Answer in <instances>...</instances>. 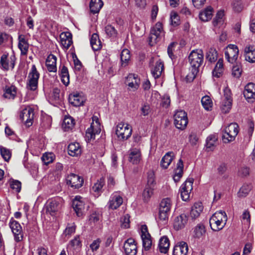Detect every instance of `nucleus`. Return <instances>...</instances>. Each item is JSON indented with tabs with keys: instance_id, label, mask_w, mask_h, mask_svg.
Wrapping results in <instances>:
<instances>
[{
	"instance_id": "1",
	"label": "nucleus",
	"mask_w": 255,
	"mask_h": 255,
	"mask_svg": "<svg viewBox=\"0 0 255 255\" xmlns=\"http://www.w3.org/2000/svg\"><path fill=\"white\" fill-rule=\"evenodd\" d=\"M189 61L191 65L190 72L186 76L188 81H192L199 72V68L203 62V52L201 49L192 50L190 53Z\"/></svg>"
},
{
	"instance_id": "2",
	"label": "nucleus",
	"mask_w": 255,
	"mask_h": 255,
	"mask_svg": "<svg viewBox=\"0 0 255 255\" xmlns=\"http://www.w3.org/2000/svg\"><path fill=\"white\" fill-rule=\"evenodd\" d=\"M172 205L171 200L169 198H164L160 202L158 213V221L159 224L162 225L167 224L170 213Z\"/></svg>"
},
{
	"instance_id": "3",
	"label": "nucleus",
	"mask_w": 255,
	"mask_h": 255,
	"mask_svg": "<svg viewBox=\"0 0 255 255\" xmlns=\"http://www.w3.org/2000/svg\"><path fill=\"white\" fill-rule=\"evenodd\" d=\"M40 74L35 65H32L28 73L26 82V88L28 90L34 91L38 87V82Z\"/></svg>"
},
{
	"instance_id": "4",
	"label": "nucleus",
	"mask_w": 255,
	"mask_h": 255,
	"mask_svg": "<svg viewBox=\"0 0 255 255\" xmlns=\"http://www.w3.org/2000/svg\"><path fill=\"white\" fill-rule=\"evenodd\" d=\"M132 128L128 123H119L116 127V134L120 140L124 141L130 137Z\"/></svg>"
},
{
	"instance_id": "5",
	"label": "nucleus",
	"mask_w": 255,
	"mask_h": 255,
	"mask_svg": "<svg viewBox=\"0 0 255 255\" xmlns=\"http://www.w3.org/2000/svg\"><path fill=\"white\" fill-rule=\"evenodd\" d=\"M239 132L238 125L236 123H231L224 129L222 140L224 143L233 141Z\"/></svg>"
},
{
	"instance_id": "6",
	"label": "nucleus",
	"mask_w": 255,
	"mask_h": 255,
	"mask_svg": "<svg viewBox=\"0 0 255 255\" xmlns=\"http://www.w3.org/2000/svg\"><path fill=\"white\" fill-rule=\"evenodd\" d=\"M93 123H91V126L86 131V140L90 141L92 139H94L95 135L99 134L101 131V126L98 119L97 117H93Z\"/></svg>"
},
{
	"instance_id": "7",
	"label": "nucleus",
	"mask_w": 255,
	"mask_h": 255,
	"mask_svg": "<svg viewBox=\"0 0 255 255\" xmlns=\"http://www.w3.org/2000/svg\"><path fill=\"white\" fill-rule=\"evenodd\" d=\"M63 203V199L59 197L49 200L46 204V211L51 215L54 216L61 210Z\"/></svg>"
},
{
	"instance_id": "8",
	"label": "nucleus",
	"mask_w": 255,
	"mask_h": 255,
	"mask_svg": "<svg viewBox=\"0 0 255 255\" xmlns=\"http://www.w3.org/2000/svg\"><path fill=\"white\" fill-rule=\"evenodd\" d=\"M232 102L231 91L229 88L226 87L224 89V96L220 106L222 113L226 114L230 112L232 108Z\"/></svg>"
},
{
	"instance_id": "9",
	"label": "nucleus",
	"mask_w": 255,
	"mask_h": 255,
	"mask_svg": "<svg viewBox=\"0 0 255 255\" xmlns=\"http://www.w3.org/2000/svg\"><path fill=\"white\" fill-rule=\"evenodd\" d=\"M34 117V110L29 106L24 108L19 114L20 119L28 127L32 125Z\"/></svg>"
},
{
	"instance_id": "10",
	"label": "nucleus",
	"mask_w": 255,
	"mask_h": 255,
	"mask_svg": "<svg viewBox=\"0 0 255 255\" xmlns=\"http://www.w3.org/2000/svg\"><path fill=\"white\" fill-rule=\"evenodd\" d=\"M174 125L180 129H184L188 124L186 113L182 110L177 111L174 116Z\"/></svg>"
},
{
	"instance_id": "11",
	"label": "nucleus",
	"mask_w": 255,
	"mask_h": 255,
	"mask_svg": "<svg viewBox=\"0 0 255 255\" xmlns=\"http://www.w3.org/2000/svg\"><path fill=\"white\" fill-rule=\"evenodd\" d=\"M123 195L120 192H114L110 196L107 206L109 209L116 210L123 203Z\"/></svg>"
},
{
	"instance_id": "12",
	"label": "nucleus",
	"mask_w": 255,
	"mask_h": 255,
	"mask_svg": "<svg viewBox=\"0 0 255 255\" xmlns=\"http://www.w3.org/2000/svg\"><path fill=\"white\" fill-rule=\"evenodd\" d=\"M9 226L13 234L15 241L16 242H21L23 238V233L20 224L17 221L11 219Z\"/></svg>"
},
{
	"instance_id": "13",
	"label": "nucleus",
	"mask_w": 255,
	"mask_h": 255,
	"mask_svg": "<svg viewBox=\"0 0 255 255\" xmlns=\"http://www.w3.org/2000/svg\"><path fill=\"white\" fill-rule=\"evenodd\" d=\"M194 179L192 178H188L185 182L183 183L180 189L181 197L183 201H187L190 197V194L193 189V183Z\"/></svg>"
},
{
	"instance_id": "14",
	"label": "nucleus",
	"mask_w": 255,
	"mask_h": 255,
	"mask_svg": "<svg viewBox=\"0 0 255 255\" xmlns=\"http://www.w3.org/2000/svg\"><path fill=\"white\" fill-rule=\"evenodd\" d=\"M239 54V49L238 46L234 44H229L226 48L225 52V58L230 63L235 62Z\"/></svg>"
},
{
	"instance_id": "15",
	"label": "nucleus",
	"mask_w": 255,
	"mask_h": 255,
	"mask_svg": "<svg viewBox=\"0 0 255 255\" xmlns=\"http://www.w3.org/2000/svg\"><path fill=\"white\" fill-rule=\"evenodd\" d=\"M83 179L79 175L71 173L66 177V182L68 185L74 189L80 188L83 184Z\"/></svg>"
},
{
	"instance_id": "16",
	"label": "nucleus",
	"mask_w": 255,
	"mask_h": 255,
	"mask_svg": "<svg viewBox=\"0 0 255 255\" xmlns=\"http://www.w3.org/2000/svg\"><path fill=\"white\" fill-rule=\"evenodd\" d=\"M125 83L129 90L135 91L139 88L140 79L137 75L131 73L127 77Z\"/></svg>"
},
{
	"instance_id": "17",
	"label": "nucleus",
	"mask_w": 255,
	"mask_h": 255,
	"mask_svg": "<svg viewBox=\"0 0 255 255\" xmlns=\"http://www.w3.org/2000/svg\"><path fill=\"white\" fill-rule=\"evenodd\" d=\"M163 34L162 24L161 22H157L150 31V40L151 42H156L157 39Z\"/></svg>"
},
{
	"instance_id": "18",
	"label": "nucleus",
	"mask_w": 255,
	"mask_h": 255,
	"mask_svg": "<svg viewBox=\"0 0 255 255\" xmlns=\"http://www.w3.org/2000/svg\"><path fill=\"white\" fill-rule=\"evenodd\" d=\"M72 206L77 216L81 217L83 215L85 210V203L80 196H76L73 200Z\"/></svg>"
},
{
	"instance_id": "19",
	"label": "nucleus",
	"mask_w": 255,
	"mask_h": 255,
	"mask_svg": "<svg viewBox=\"0 0 255 255\" xmlns=\"http://www.w3.org/2000/svg\"><path fill=\"white\" fill-rule=\"evenodd\" d=\"M243 93L249 102H253L255 100V84L253 83H248L245 86Z\"/></svg>"
},
{
	"instance_id": "20",
	"label": "nucleus",
	"mask_w": 255,
	"mask_h": 255,
	"mask_svg": "<svg viewBox=\"0 0 255 255\" xmlns=\"http://www.w3.org/2000/svg\"><path fill=\"white\" fill-rule=\"evenodd\" d=\"M125 253L128 255H135L137 253V247L134 240L132 238L126 240L124 245Z\"/></svg>"
},
{
	"instance_id": "21",
	"label": "nucleus",
	"mask_w": 255,
	"mask_h": 255,
	"mask_svg": "<svg viewBox=\"0 0 255 255\" xmlns=\"http://www.w3.org/2000/svg\"><path fill=\"white\" fill-rule=\"evenodd\" d=\"M85 101V98L78 93H72L69 96V103L75 107L83 105Z\"/></svg>"
},
{
	"instance_id": "22",
	"label": "nucleus",
	"mask_w": 255,
	"mask_h": 255,
	"mask_svg": "<svg viewBox=\"0 0 255 255\" xmlns=\"http://www.w3.org/2000/svg\"><path fill=\"white\" fill-rule=\"evenodd\" d=\"M188 221V217L185 214H182L176 217L174 221L173 227L175 230H179L184 228Z\"/></svg>"
},
{
	"instance_id": "23",
	"label": "nucleus",
	"mask_w": 255,
	"mask_h": 255,
	"mask_svg": "<svg viewBox=\"0 0 255 255\" xmlns=\"http://www.w3.org/2000/svg\"><path fill=\"white\" fill-rule=\"evenodd\" d=\"M188 251L187 244L184 242H181L175 246L173 251V255H187Z\"/></svg>"
},
{
	"instance_id": "24",
	"label": "nucleus",
	"mask_w": 255,
	"mask_h": 255,
	"mask_svg": "<svg viewBox=\"0 0 255 255\" xmlns=\"http://www.w3.org/2000/svg\"><path fill=\"white\" fill-rule=\"evenodd\" d=\"M61 45L66 49H68L72 43V34L69 32H62L60 35Z\"/></svg>"
},
{
	"instance_id": "25",
	"label": "nucleus",
	"mask_w": 255,
	"mask_h": 255,
	"mask_svg": "<svg viewBox=\"0 0 255 255\" xmlns=\"http://www.w3.org/2000/svg\"><path fill=\"white\" fill-rule=\"evenodd\" d=\"M244 55L246 61L251 63L255 62V47L253 45L245 47Z\"/></svg>"
},
{
	"instance_id": "26",
	"label": "nucleus",
	"mask_w": 255,
	"mask_h": 255,
	"mask_svg": "<svg viewBox=\"0 0 255 255\" xmlns=\"http://www.w3.org/2000/svg\"><path fill=\"white\" fill-rule=\"evenodd\" d=\"M141 160V152L139 149L131 148L129 150V161L133 164H138Z\"/></svg>"
},
{
	"instance_id": "27",
	"label": "nucleus",
	"mask_w": 255,
	"mask_h": 255,
	"mask_svg": "<svg viewBox=\"0 0 255 255\" xmlns=\"http://www.w3.org/2000/svg\"><path fill=\"white\" fill-rule=\"evenodd\" d=\"M68 149V153L71 156H78L82 153L81 146L76 142L69 144Z\"/></svg>"
},
{
	"instance_id": "28",
	"label": "nucleus",
	"mask_w": 255,
	"mask_h": 255,
	"mask_svg": "<svg viewBox=\"0 0 255 255\" xmlns=\"http://www.w3.org/2000/svg\"><path fill=\"white\" fill-rule=\"evenodd\" d=\"M56 57L53 54H50L47 57L46 60V66L49 72H56Z\"/></svg>"
},
{
	"instance_id": "29",
	"label": "nucleus",
	"mask_w": 255,
	"mask_h": 255,
	"mask_svg": "<svg viewBox=\"0 0 255 255\" xmlns=\"http://www.w3.org/2000/svg\"><path fill=\"white\" fill-rule=\"evenodd\" d=\"M174 156L175 154L173 152L169 151L167 152L161 159L160 162L161 167L164 169L167 168L174 159Z\"/></svg>"
},
{
	"instance_id": "30",
	"label": "nucleus",
	"mask_w": 255,
	"mask_h": 255,
	"mask_svg": "<svg viewBox=\"0 0 255 255\" xmlns=\"http://www.w3.org/2000/svg\"><path fill=\"white\" fill-rule=\"evenodd\" d=\"M8 55L6 54H3L0 58V65L2 68L4 70H7L9 69V67H11L13 69L14 67V57H11V61L10 64H9L8 60H7Z\"/></svg>"
},
{
	"instance_id": "31",
	"label": "nucleus",
	"mask_w": 255,
	"mask_h": 255,
	"mask_svg": "<svg viewBox=\"0 0 255 255\" xmlns=\"http://www.w3.org/2000/svg\"><path fill=\"white\" fill-rule=\"evenodd\" d=\"M213 12V7L211 6H208L200 12L199 18L202 21H208L212 18Z\"/></svg>"
},
{
	"instance_id": "32",
	"label": "nucleus",
	"mask_w": 255,
	"mask_h": 255,
	"mask_svg": "<svg viewBox=\"0 0 255 255\" xmlns=\"http://www.w3.org/2000/svg\"><path fill=\"white\" fill-rule=\"evenodd\" d=\"M164 70V64L161 60H158L155 64L151 73L155 79L158 78L161 76Z\"/></svg>"
},
{
	"instance_id": "33",
	"label": "nucleus",
	"mask_w": 255,
	"mask_h": 255,
	"mask_svg": "<svg viewBox=\"0 0 255 255\" xmlns=\"http://www.w3.org/2000/svg\"><path fill=\"white\" fill-rule=\"evenodd\" d=\"M203 210V206L201 202L195 203L192 207L190 211V217L195 219L199 217Z\"/></svg>"
},
{
	"instance_id": "34",
	"label": "nucleus",
	"mask_w": 255,
	"mask_h": 255,
	"mask_svg": "<svg viewBox=\"0 0 255 255\" xmlns=\"http://www.w3.org/2000/svg\"><path fill=\"white\" fill-rule=\"evenodd\" d=\"M16 90L14 86H5L3 88V97L6 99H14L16 94Z\"/></svg>"
},
{
	"instance_id": "35",
	"label": "nucleus",
	"mask_w": 255,
	"mask_h": 255,
	"mask_svg": "<svg viewBox=\"0 0 255 255\" xmlns=\"http://www.w3.org/2000/svg\"><path fill=\"white\" fill-rule=\"evenodd\" d=\"M169 246V240L166 236H163L160 239L158 243V249L160 252L163 254L167 253Z\"/></svg>"
},
{
	"instance_id": "36",
	"label": "nucleus",
	"mask_w": 255,
	"mask_h": 255,
	"mask_svg": "<svg viewBox=\"0 0 255 255\" xmlns=\"http://www.w3.org/2000/svg\"><path fill=\"white\" fill-rule=\"evenodd\" d=\"M183 163L181 159H180L177 164V167L175 170L173 176V180L175 182H178L183 174Z\"/></svg>"
},
{
	"instance_id": "37",
	"label": "nucleus",
	"mask_w": 255,
	"mask_h": 255,
	"mask_svg": "<svg viewBox=\"0 0 255 255\" xmlns=\"http://www.w3.org/2000/svg\"><path fill=\"white\" fill-rule=\"evenodd\" d=\"M224 70L223 60L222 59H219L212 71L213 76L217 78H219L222 75Z\"/></svg>"
},
{
	"instance_id": "38",
	"label": "nucleus",
	"mask_w": 255,
	"mask_h": 255,
	"mask_svg": "<svg viewBox=\"0 0 255 255\" xmlns=\"http://www.w3.org/2000/svg\"><path fill=\"white\" fill-rule=\"evenodd\" d=\"M103 6L102 0H91L90 9L93 13H98Z\"/></svg>"
},
{
	"instance_id": "39",
	"label": "nucleus",
	"mask_w": 255,
	"mask_h": 255,
	"mask_svg": "<svg viewBox=\"0 0 255 255\" xmlns=\"http://www.w3.org/2000/svg\"><path fill=\"white\" fill-rule=\"evenodd\" d=\"M105 184V179L103 178H101L93 186L92 188V191L95 192L96 195H99L103 192V188Z\"/></svg>"
},
{
	"instance_id": "40",
	"label": "nucleus",
	"mask_w": 255,
	"mask_h": 255,
	"mask_svg": "<svg viewBox=\"0 0 255 255\" xmlns=\"http://www.w3.org/2000/svg\"><path fill=\"white\" fill-rule=\"evenodd\" d=\"M218 137L215 134L210 135L206 139V146L209 150H213L217 143Z\"/></svg>"
},
{
	"instance_id": "41",
	"label": "nucleus",
	"mask_w": 255,
	"mask_h": 255,
	"mask_svg": "<svg viewBox=\"0 0 255 255\" xmlns=\"http://www.w3.org/2000/svg\"><path fill=\"white\" fill-rule=\"evenodd\" d=\"M215 220V222L220 221L226 224L227 221V216L226 213L222 211H217L210 218Z\"/></svg>"
},
{
	"instance_id": "42",
	"label": "nucleus",
	"mask_w": 255,
	"mask_h": 255,
	"mask_svg": "<svg viewBox=\"0 0 255 255\" xmlns=\"http://www.w3.org/2000/svg\"><path fill=\"white\" fill-rule=\"evenodd\" d=\"M74 120L71 117L66 116L63 120L62 126L63 128L66 131L71 129L74 127Z\"/></svg>"
},
{
	"instance_id": "43",
	"label": "nucleus",
	"mask_w": 255,
	"mask_h": 255,
	"mask_svg": "<svg viewBox=\"0 0 255 255\" xmlns=\"http://www.w3.org/2000/svg\"><path fill=\"white\" fill-rule=\"evenodd\" d=\"M90 44L93 50L97 51L101 47V42L99 39V36L96 33L92 35L90 39Z\"/></svg>"
},
{
	"instance_id": "44",
	"label": "nucleus",
	"mask_w": 255,
	"mask_h": 255,
	"mask_svg": "<svg viewBox=\"0 0 255 255\" xmlns=\"http://www.w3.org/2000/svg\"><path fill=\"white\" fill-rule=\"evenodd\" d=\"M154 188L152 187H145L142 194V200L144 203L149 201L151 197L153 195Z\"/></svg>"
},
{
	"instance_id": "45",
	"label": "nucleus",
	"mask_w": 255,
	"mask_h": 255,
	"mask_svg": "<svg viewBox=\"0 0 255 255\" xmlns=\"http://www.w3.org/2000/svg\"><path fill=\"white\" fill-rule=\"evenodd\" d=\"M130 58V52L127 49L123 50L121 54V60L122 66L126 67L128 65Z\"/></svg>"
},
{
	"instance_id": "46",
	"label": "nucleus",
	"mask_w": 255,
	"mask_h": 255,
	"mask_svg": "<svg viewBox=\"0 0 255 255\" xmlns=\"http://www.w3.org/2000/svg\"><path fill=\"white\" fill-rule=\"evenodd\" d=\"M206 58L210 63L215 62L218 58L217 51L214 48H210L207 52Z\"/></svg>"
},
{
	"instance_id": "47",
	"label": "nucleus",
	"mask_w": 255,
	"mask_h": 255,
	"mask_svg": "<svg viewBox=\"0 0 255 255\" xmlns=\"http://www.w3.org/2000/svg\"><path fill=\"white\" fill-rule=\"evenodd\" d=\"M209 223L211 229L215 231L222 230L226 225V224L220 221H217L216 222L214 220L211 219H210Z\"/></svg>"
},
{
	"instance_id": "48",
	"label": "nucleus",
	"mask_w": 255,
	"mask_h": 255,
	"mask_svg": "<svg viewBox=\"0 0 255 255\" xmlns=\"http://www.w3.org/2000/svg\"><path fill=\"white\" fill-rule=\"evenodd\" d=\"M205 233V227L203 225H198L194 229V237L201 238Z\"/></svg>"
},
{
	"instance_id": "49",
	"label": "nucleus",
	"mask_w": 255,
	"mask_h": 255,
	"mask_svg": "<svg viewBox=\"0 0 255 255\" xmlns=\"http://www.w3.org/2000/svg\"><path fill=\"white\" fill-rule=\"evenodd\" d=\"M201 103L204 108L207 111H209L212 107V102L211 98L208 96H205L201 99Z\"/></svg>"
},
{
	"instance_id": "50",
	"label": "nucleus",
	"mask_w": 255,
	"mask_h": 255,
	"mask_svg": "<svg viewBox=\"0 0 255 255\" xmlns=\"http://www.w3.org/2000/svg\"><path fill=\"white\" fill-rule=\"evenodd\" d=\"M54 157L53 153L51 152L45 153L42 155L41 159L44 164L48 165L53 161Z\"/></svg>"
},
{
	"instance_id": "51",
	"label": "nucleus",
	"mask_w": 255,
	"mask_h": 255,
	"mask_svg": "<svg viewBox=\"0 0 255 255\" xmlns=\"http://www.w3.org/2000/svg\"><path fill=\"white\" fill-rule=\"evenodd\" d=\"M251 190V185L247 184H244L240 188L238 192V195L240 197H245L249 194Z\"/></svg>"
},
{
	"instance_id": "52",
	"label": "nucleus",
	"mask_w": 255,
	"mask_h": 255,
	"mask_svg": "<svg viewBox=\"0 0 255 255\" xmlns=\"http://www.w3.org/2000/svg\"><path fill=\"white\" fill-rule=\"evenodd\" d=\"M100 215L97 213L92 214L89 219V222L92 227H94L99 223Z\"/></svg>"
},
{
	"instance_id": "53",
	"label": "nucleus",
	"mask_w": 255,
	"mask_h": 255,
	"mask_svg": "<svg viewBox=\"0 0 255 255\" xmlns=\"http://www.w3.org/2000/svg\"><path fill=\"white\" fill-rule=\"evenodd\" d=\"M155 180H154V174L153 172L149 171L147 173V181L146 187H152L154 188L155 187Z\"/></svg>"
},
{
	"instance_id": "54",
	"label": "nucleus",
	"mask_w": 255,
	"mask_h": 255,
	"mask_svg": "<svg viewBox=\"0 0 255 255\" xmlns=\"http://www.w3.org/2000/svg\"><path fill=\"white\" fill-rule=\"evenodd\" d=\"M0 154L2 158L4 159L5 161H8L10 159L11 156L10 151L8 149L0 146Z\"/></svg>"
},
{
	"instance_id": "55",
	"label": "nucleus",
	"mask_w": 255,
	"mask_h": 255,
	"mask_svg": "<svg viewBox=\"0 0 255 255\" xmlns=\"http://www.w3.org/2000/svg\"><path fill=\"white\" fill-rule=\"evenodd\" d=\"M177 46V43L176 42H171L168 46L167 53L169 57L171 59H173L175 58V56L174 54V52L175 51V49Z\"/></svg>"
},
{
	"instance_id": "56",
	"label": "nucleus",
	"mask_w": 255,
	"mask_h": 255,
	"mask_svg": "<svg viewBox=\"0 0 255 255\" xmlns=\"http://www.w3.org/2000/svg\"><path fill=\"white\" fill-rule=\"evenodd\" d=\"M81 246V242L80 241L79 237L78 236L75 237L73 240H72L68 245V248H72L74 249L80 247Z\"/></svg>"
},
{
	"instance_id": "57",
	"label": "nucleus",
	"mask_w": 255,
	"mask_h": 255,
	"mask_svg": "<svg viewBox=\"0 0 255 255\" xmlns=\"http://www.w3.org/2000/svg\"><path fill=\"white\" fill-rule=\"evenodd\" d=\"M105 30L108 36L109 37H116L117 35V31L115 27L111 25L106 26L105 28Z\"/></svg>"
},
{
	"instance_id": "58",
	"label": "nucleus",
	"mask_w": 255,
	"mask_h": 255,
	"mask_svg": "<svg viewBox=\"0 0 255 255\" xmlns=\"http://www.w3.org/2000/svg\"><path fill=\"white\" fill-rule=\"evenodd\" d=\"M10 186L17 193L19 192L21 190V183L18 180H12L10 182Z\"/></svg>"
},
{
	"instance_id": "59",
	"label": "nucleus",
	"mask_w": 255,
	"mask_h": 255,
	"mask_svg": "<svg viewBox=\"0 0 255 255\" xmlns=\"http://www.w3.org/2000/svg\"><path fill=\"white\" fill-rule=\"evenodd\" d=\"M76 227L74 225H68L65 229L63 235L69 238L75 232Z\"/></svg>"
},
{
	"instance_id": "60",
	"label": "nucleus",
	"mask_w": 255,
	"mask_h": 255,
	"mask_svg": "<svg viewBox=\"0 0 255 255\" xmlns=\"http://www.w3.org/2000/svg\"><path fill=\"white\" fill-rule=\"evenodd\" d=\"M171 22L172 25L177 26L180 24L179 16L176 12H172L170 14Z\"/></svg>"
},
{
	"instance_id": "61",
	"label": "nucleus",
	"mask_w": 255,
	"mask_h": 255,
	"mask_svg": "<svg viewBox=\"0 0 255 255\" xmlns=\"http://www.w3.org/2000/svg\"><path fill=\"white\" fill-rule=\"evenodd\" d=\"M144 237L141 238L142 240V245L143 247L144 248L145 250H148L151 247L152 242L150 237H146L145 235H143Z\"/></svg>"
},
{
	"instance_id": "62",
	"label": "nucleus",
	"mask_w": 255,
	"mask_h": 255,
	"mask_svg": "<svg viewBox=\"0 0 255 255\" xmlns=\"http://www.w3.org/2000/svg\"><path fill=\"white\" fill-rule=\"evenodd\" d=\"M18 48L20 50L21 54L26 55L28 52L29 44L28 42L18 43Z\"/></svg>"
},
{
	"instance_id": "63",
	"label": "nucleus",
	"mask_w": 255,
	"mask_h": 255,
	"mask_svg": "<svg viewBox=\"0 0 255 255\" xmlns=\"http://www.w3.org/2000/svg\"><path fill=\"white\" fill-rule=\"evenodd\" d=\"M141 114L143 116H147L150 112V108L148 104L145 103L140 108Z\"/></svg>"
},
{
	"instance_id": "64",
	"label": "nucleus",
	"mask_w": 255,
	"mask_h": 255,
	"mask_svg": "<svg viewBox=\"0 0 255 255\" xmlns=\"http://www.w3.org/2000/svg\"><path fill=\"white\" fill-rule=\"evenodd\" d=\"M121 226L122 228L127 229L129 227V217L128 215H125L121 219Z\"/></svg>"
}]
</instances>
